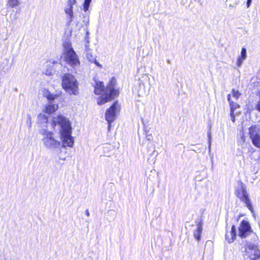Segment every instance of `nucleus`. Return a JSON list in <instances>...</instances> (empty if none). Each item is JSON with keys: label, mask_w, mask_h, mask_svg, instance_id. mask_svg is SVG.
<instances>
[{"label": "nucleus", "mask_w": 260, "mask_h": 260, "mask_svg": "<svg viewBox=\"0 0 260 260\" xmlns=\"http://www.w3.org/2000/svg\"><path fill=\"white\" fill-rule=\"evenodd\" d=\"M38 123L43 129L47 126L48 117L44 113H41L38 116Z\"/></svg>", "instance_id": "obj_13"}, {"label": "nucleus", "mask_w": 260, "mask_h": 260, "mask_svg": "<svg viewBox=\"0 0 260 260\" xmlns=\"http://www.w3.org/2000/svg\"><path fill=\"white\" fill-rule=\"evenodd\" d=\"M63 55L66 62L73 68L79 67L80 61L71 44L66 42L63 44Z\"/></svg>", "instance_id": "obj_3"}, {"label": "nucleus", "mask_w": 260, "mask_h": 260, "mask_svg": "<svg viewBox=\"0 0 260 260\" xmlns=\"http://www.w3.org/2000/svg\"><path fill=\"white\" fill-rule=\"evenodd\" d=\"M235 194L241 202L245 204L246 207L251 213L254 212L253 208L249 198V193L247 190L246 186L241 181H238L235 186Z\"/></svg>", "instance_id": "obj_2"}, {"label": "nucleus", "mask_w": 260, "mask_h": 260, "mask_svg": "<svg viewBox=\"0 0 260 260\" xmlns=\"http://www.w3.org/2000/svg\"><path fill=\"white\" fill-rule=\"evenodd\" d=\"M53 124L59 126V133L63 147H73L74 140L71 136L72 127L70 121L64 116L58 115L53 118Z\"/></svg>", "instance_id": "obj_1"}, {"label": "nucleus", "mask_w": 260, "mask_h": 260, "mask_svg": "<svg viewBox=\"0 0 260 260\" xmlns=\"http://www.w3.org/2000/svg\"><path fill=\"white\" fill-rule=\"evenodd\" d=\"M236 237V228L234 225L232 226L231 231L225 235V239L229 243H232Z\"/></svg>", "instance_id": "obj_14"}, {"label": "nucleus", "mask_w": 260, "mask_h": 260, "mask_svg": "<svg viewBox=\"0 0 260 260\" xmlns=\"http://www.w3.org/2000/svg\"><path fill=\"white\" fill-rule=\"evenodd\" d=\"M43 94L49 102H53V101L59 96L58 93H52L48 89H45L43 91Z\"/></svg>", "instance_id": "obj_16"}, {"label": "nucleus", "mask_w": 260, "mask_h": 260, "mask_svg": "<svg viewBox=\"0 0 260 260\" xmlns=\"http://www.w3.org/2000/svg\"><path fill=\"white\" fill-rule=\"evenodd\" d=\"M75 3V0H68V7L64 9L65 13L69 15L70 18V22L72 21L74 18V14L73 11V5Z\"/></svg>", "instance_id": "obj_12"}, {"label": "nucleus", "mask_w": 260, "mask_h": 260, "mask_svg": "<svg viewBox=\"0 0 260 260\" xmlns=\"http://www.w3.org/2000/svg\"><path fill=\"white\" fill-rule=\"evenodd\" d=\"M228 100L230 103V110L231 111H235L236 109L239 107V105H238L236 103L231 101L230 94L228 95Z\"/></svg>", "instance_id": "obj_21"}, {"label": "nucleus", "mask_w": 260, "mask_h": 260, "mask_svg": "<svg viewBox=\"0 0 260 260\" xmlns=\"http://www.w3.org/2000/svg\"><path fill=\"white\" fill-rule=\"evenodd\" d=\"M245 251L251 260H257L260 258V250L257 245L252 243H248Z\"/></svg>", "instance_id": "obj_7"}, {"label": "nucleus", "mask_w": 260, "mask_h": 260, "mask_svg": "<svg viewBox=\"0 0 260 260\" xmlns=\"http://www.w3.org/2000/svg\"><path fill=\"white\" fill-rule=\"evenodd\" d=\"M146 139L148 141H151L152 139V135L151 134H147L146 135Z\"/></svg>", "instance_id": "obj_28"}, {"label": "nucleus", "mask_w": 260, "mask_h": 260, "mask_svg": "<svg viewBox=\"0 0 260 260\" xmlns=\"http://www.w3.org/2000/svg\"><path fill=\"white\" fill-rule=\"evenodd\" d=\"M208 136L209 143V149H210L211 148V135L210 132L208 133Z\"/></svg>", "instance_id": "obj_25"}, {"label": "nucleus", "mask_w": 260, "mask_h": 260, "mask_svg": "<svg viewBox=\"0 0 260 260\" xmlns=\"http://www.w3.org/2000/svg\"><path fill=\"white\" fill-rule=\"evenodd\" d=\"M238 231L239 236L242 238H245L252 233L249 222L245 220L240 223Z\"/></svg>", "instance_id": "obj_9"}, {"label": "nucleus", "mask_w": 260, "mask_h": 260, "mask_svg": "<svg viewBox=\"0 0 260 260\" xmlns=\"http://www.w3.org/2000/svg\"><path fill=\"white\" fill-rule=\"evenodd\" d=\"M232 94L234 98L236 99H238L241 95V93L238 90H236L235 89L232 90Z\"/></svg>", "instance_id": "obj_23"}, {"label": "nucleus", "mask_w": 260, "mask_h": 260, "mask_svg": "<svg viewBox=\"0 0 260 260\" xmlns=\"http://www.w3.org/2000/svg\"><path fill=\"white\" fill-rule=\"evenodd\" d=\"M116 83V80L115 78L114 77L112 78L106 88L105 95H102L98 99L97 102L98 105H102L104 104L118 95V90L114 88Z\"/></svg>", "instance_id": "obj_5"}, {"label": "nucleus", "mask_w": 260, "mask_h": 260, "mask_svg": "<svg viewBox=\"0 0 260 260\" xmlns=\"http://www.w3.org/2000/svg\"><path fill=\"white\" fill-rule=\"evenodd\" d=\"M58 108V104L53 102H49L44 107L43 111L49 114H51L56 111Z\"/></svg>", "instance_id": "obj_11"}, {"label": "nucleus", "mask_w": 260, "mask_h": 260, "mask_svg": "<svg viewBox=\"0 0 260 260\" xmlns=\"http://www.w3.org/2000/svg\"><path fill=\"white\" fill-rule=\"evenodd\" d=\"M83 22L88 23L89 22V16H84Z\"/></svg>", "instance_id": "obj_27"}, {"label": "nucleus", "mask_w": 260, "mask_h": 260, "mask_svg": "<svg viewBox=\"0 0 260 260\" xmlns=\"http://www.w3.org/2000/svg\"><path fill=\"white\" fill-rule=\"evenodd\" d=\"M111 123H108V124H109V125H108V129H109V130H110V129Z\"/></svg>", "instance_id": "obj_35"}, {"label": "nucleus", "mask_w": 260, "mask_h": 260, "mask_svg": "<svg viewBox=\"0 0 260 260\" xmlns=\"http://www.w3.org/2000/svg\"><path fill=\"white\" fill-rule=\"evenodd\" d=\"M238 0H235L234 3H233V5L234 6H232V4H230V6L234 7L236 5H237L238 4Z\"/></svg>", "instance_id": "obj_29"}, {"label": "nucleus", "mask_w": 260, "mask_h": 260, "mask_svg": "<svg viewBox=\"0 0 260 260\" xmlns=\"http://www.w3.org/2000/svg\"><path fill=\"white\" fill-rule=\"evenodd\" d=\"M17 18V17L16 16V14H15L13 16V20H16V19Z\"/></svg>", "instance_id": "obj_34"}, {"label": "nucleus", "mask_w": 260, "mask_h": 260, "mask_svg": "<svg viewBox=\"0 0 260 260\" xmlns=\"http://www.w3.org/2000/svg\"><path fill=\"white\" fill-rule=\"evenodd\" d=\"M232 118V120L233 122H235V116L234 117H231Z\"/></svg>", "instance_id": "obj_36"}, {"label": "nucleus", "mask_w": 260, "mask_h": 260, "mask_svg": "<svg viewBox=\"0 0 260 260\" xmlns=\"http://www.w3.org/2000/svg\"><path fill=\"white\" fill-rule=\"evenodd\" d=\"M260 126L258 125H252L249 128L250 138L253 145L260 148Z\"/></svg>", "instance_id": "obj_8"}, {"label": "nucleus", "mask_w": 260, "mask_h": 260, "mask_svg": "<svg viewBox=\"0 0 260 260\" xmlns=\"http://www.w3.org/2000/svg\"><path fill=\"white\" fill-rule=\"evenodd\" d=\"M230 116L231 117H234V111H231L230 110Z\"/></svg>", "instance_id": "obj_32"}, {"label": "nucleus", "mask_w": 260, "mask_h": 260, "mask_svg": "<svg viewBox=\"0 0 260 260\" xmlns=\"http://www.w3.org/2000/svg\"><path fill=\"white\" fill-rule=\"evenodd\" d=\"M252 0H247V7H249L250 5L251 4Z\"/></svg>", "instance_id": "obj_31"}, {"label": "nucleus", "mask_w": 260, "mask_h": 260, "mask_svg": "<svg viewBox=\"0 0 260 260\" xmlns=\"http://www.w3.org/2000/svg\"><path fill=\"white\" fill-rule=\"evenodd\" d=\"M256 109L260 112V101L256 104Z\"/></svg>", "instance_id": "obj_30"}, {"label": "nucleus", "mask_w": 260, "mask_h": 260, "mask_svg": "<svg viewBox=\"0 0 260 260\" xmlns=\"http://www.w3.org/2000/svg\"><path fill=\"white\" fill-rule=\"evenodd\" d=\"M91 1L92 0H84L83 4V10L84 12H86L88 11Z\"/></svg>", "instance_id": "obj_22"}, {"label": "nucleus", "mask_w": 260, "mask_h": 260, "mask_svg": "<svg viewBox=\"0 0 260 260\" xmlns=\"http://www.w3.org/2000/svg\"><path fill=\"white\" fill-rule=\"evenodd\" d=\"M203 231V223L200 222L197 224V228L193 232L194 238L197 240L200 241L201 239V234Z\"/></svg>", "instance_id": "obj_17"}, {"label": "nucleus", "mask_w": 260, "mask_h": 260, "mask_svg": "<svg viewBox=\"0 0 260 260\" xmlns=\"http://www.w3.org/2000/svg\"><path fill=\"white\" fill-rule=\"evenodd\" d=\"M85 214H86L87 216H89L90 214H89V211H88V209L86 210V211H85Z\"/></svg>", "instance_id": "obj_33"}, {"label": "nucleus", "mask_w": 260, "mask_h": 260, "mask_svg": "<svg viewBox=\"0 0 260 260\" xmlns=\"http://www.w3.org/2000/svg\"><path fill=\"white\" fill-rule=\"evenodd\" d=\"M118 108L117 102H115L107 111L105 118L108 123H112L116 118V113Z\"/></svg>", "instance_id": "obj_10"}, {"label": "nucleus", "mask_w": 260, "mask_h": 260, "mask_svg": "<svg viewBox=\"0 0 260 260\" xmlns=\"http://www.w3.org/2000/svg\"><path fill=\"white\" fill-rule=\"evenodd\" d=\"M27 124H28L29 127H31V118L30 115H28L27 119L26 121Z\"/></svg>", "instance_id": "obj_24"}, {"label": "nucleus", "mask_w": 260, "mask_h": 260, "mask_svg": "<svg viewBox=\"0 0 260 260\" xmlns=\"http://www.w3.org/2000/svg\"><path fill=\"white\" fill-rule=\"evenodd\" d=\"M63 88L69 94L77 95L78 84L75 77L71 74H64L61 79Z\"/></svg>", "instance_id": "obj_4"}, {"label": "nucleus", "mask_w": 260, "mask_h": 260, "mask_svg": "<svg viewBox=\"0 0 260 260\" xmlns=\"http://www.w3.org/2000/svg\"><path fill=\"white\" fill-rule=\"evenodd\" d=\"M93 62H94L98 67H99L101 68H102V65L97 61L95 58L94 59V60H93Z\"/></svg>", "instance_id": "obj_26"}, {"label": "nucleus", "mask_w": 260, "mask_h": 260, "mask_svg": "<svg viewBox=\"0 0 260 260\" xmlns=\"http://www.w3.org/2000/svg\"><path fill=\"white\" fill-rule=\"evenodd\" d=\"M20 4V0H8L7 6L13 8L19 6Z\"/></svg>", "instance_id": "obj_20"}, {"label": "nucleus", "mask_w": 260, "mask_h": 260, "mask_svg": "<svg viewBox=\"0 0 260 260\" xmlns=\"http://www.w3.org/2000/svg\"><path fill=\"white\" fill-rule=\"evenodd\" d=\"M106 88H104L103 82H97L94 86V93L95 94H101L104 93L103 95H105Z\"/></svg>", "instance_id": "obj_15"}, {"label": "nucleus", "mask_w": 260, "mask_h": 260, "mask_svg": "<svg viewBox=\"0 0 260 260\" xmlns=\"http://www.w3.org/2000/svg\"><path fill=\"white\" fill-rule=\"evenodd\" d=\"M41 134L43 136L42 141L46 148L55 149L60 147V142L55 139L52 132L46 129H43Z\"/></svg>", "instance_id": "obj_6"}, {"label": "nucleus", "mask_w": 260, "mask_h": 260, "mask_svg": "<svg viewBox=\"0 0 260 260\" xmlns=\"http://www.w3.org/2000/svg\"><path fill=\"white\" fill-rule=\"evenodd\" d=\"M258 95L260 96V90L258 92Z\"/></svg>", "instance_id": "obj_37"}, {"label": "nucleus", "mask_w": 260, "mask_h": 260, "mask_svg": "<svg viewBox=\"0 0 260 260\" xmlns=\"http://www.w3.org/2000/svg\"><path fill=\"white\" fill-rule=\"evenodd\" d=\"M242 139H244V136H243V135H242ZM243 141H244V139H243Z\"/></svg>", "instance_id": "obj_38"}, {"label": "nucleus", "mask_w": 260, "mask_h": 260, "mask_svg": "<svg viewBox=\"0 0 260 260\" xmlns=\"http://www.w3.org/2000/svg\"><path fill=\"white\" fill-rule=\"evenodd\" d=\"M247 57V51L245 48H242L241 52V56H239L237 59V64L238 67H240L241 66L243 61Z\"/></svg>", "instance_id": "obj_18"}, {"label": "nucleus", "mask_w": 260, "mask_h": 260, "mask_svg": "<svg viewBox=\"0 0 260 260\" xmlns=\"http://www.w3.org/2000/svg\"><path fill=\"white\" fill-rule=\"evenodd\" d=\"M85 51H86V58L90 61L92 62L93 60H94V59L95 58V57L92 54V53L89 51V48L88 45H85Z\"/></svg>", "instance_id": "obj_19"}]
</instances>
